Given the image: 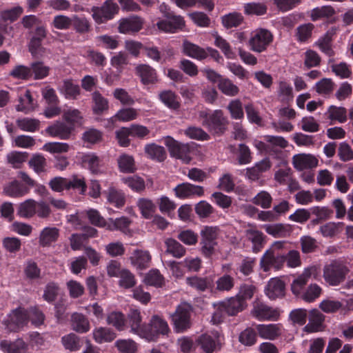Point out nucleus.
<instances>
[{
  "label": "nucleus",
  "mask_w": 353,
  "mask_h": 353,
  "mask_svg": "<svg viewBox=\"0 0 353 353\" xmlns=\"http://www.w3.org/2000/svg\"><path fill=\"white\" fill-rule=\"evenodd\" d=\"M350 269L345 261L334 259L323 268V276L325 281L331 286H338L345 281Z\"/></svg>",
  "instance_id": "obj_1"
},
{
  "label": "nucleus",
  "mask_w": 353,
  "mask_h": 353,
  "mask_svg": "<svg viewBox=\"0 0 353 353\" xmlns=\"http://www.w3.org/2000/svg\"><path fill=\"white\" fill-rule=\"evenodd\" d=\"M169 331L166 321L158 315H154L148 324L143 325L141 338L148 341H155L161 335H167Z\"/></svg>",
  "instance_id": "obj_2"
},
{
  "label": "nucleus",
  "mask_w": 353,
  "mask_h": 353,
  "mask_svg": "<svg viewBox=\"0 0 353 353\" xmlns=\"http://www.w3.org/2000/svg\"><path fill=\"white\" fill-rule=\"evenodd\" d=\"M273 39L271 31L265 28H256L251 32L248 45L252 51L261 53L267 50Z\"/></svg>",
  "instance_id": "obj_3"
},
{
  "label": "nucleus",
  "mask_w": 353,
  "mask_h": 353,
  "mask_svg": "<svg viewBox=\"0 0 353 353\" xmlns=\"http://www.w3.org/2000/svg\"><path fill=\"white\" fill-rule=\"evenodd\" d=\"M203 119V125L212 134L221 135L227 129L228 121L221 110H215L205 113Z\"/></svg>",
  "instance_id": "obj_4"
},
{
  "label": "nucleus",
  "mask_w": 353,
  "mask_h": 353,
  "mask_svg": "<svg viewBox=\"0 0 353 353\" xmlns=\"http://www.w3.org/2000/svg\"><path fill=\"white\" fill-rule=\"evenodd\" d=\"M28 318L27 310L19 307L6 315L3 321V325L7 332H17L28 323Z\"/></svg>",
  "instance_id": "obj_5"
},
{
  "label": "nucleus",
  "mask_w": 353,
  "mask_h": 353,
  "mask_svg": "<svg viewBox=\"0 0 353 353\" xmlns=\"http://www.w3.org/2000/svg\"><path fill=\"white\" fill-rule=\"evenodd\" d=\"M219 230L216 226H205L201 231V252L205 257H210L214 253Z\"/></svg>",
  "instance_id": "obj_6"
},
{
  "label": "nucleus",
  "mask_w": 353,
  "mask_h": 353,
  "mask_svg": "<svg viewBox=\"0 0 353 353\" xmlns=\"http://www.w3.org/2000/svg\"><path fill=\"white\" fill-rule=\"evenodd\" d=\"M165 145L168 149L172 157L181 159L185 163H189L192 160V150L187 143H181L170 136L165 139Z\"/></svg>",
  "instance_id": "obj_7"
},
{
  "label": "nucleus",
  "mask_w": 353,
  "mask_h": 353,
  "mask_svg": "<svg viewBox=\"0 0 353 353\" xmlns=\"http://www.w3.org/2000/svg\"><path fill=\"white\" fill-rule=\"evenodd\" d=\"M119 6L113 0H106L100 7L92 8V17L97 24L112 19L119 12Z\"/></svg>",
  "instance_id": "obj_8"
},
{
  "label": "nucleus",
  "mask_w": 353,
  "mask_h": 353,
  "mask_svg": "<svg viewBox=\"0 0 353 353\" xmlns=\"http://www.w3.org/2000/svg\"><path fill=\"white\" fill-rule=\"evenodd\" d=\"M174 329L176 332H183L190 327V309L183 305H179L172 315Z\"/></svg>",
  "instance_id": "obj_9"
},
{
  "label": "nucleus",
  "mask_w": 353,
  "mask_h": 353,
  "mask_svg": "<svg viewBox=\"0 0 353 353\" xmlns=\"http://www.w3.org/2000/svg\"><path fill=\"white\" fill-rule=\"evenodd\" d=\"M185 20L181 15H174L165 19H159L156 26L165 33H176L185 27Z\"/></svg>",
  "instance_id": "obj_10"
},
{
  "label": "nucleus",
  "mask_w": 353,
  "mask_h": 353,
  "mask_svg": "<svg viewBox=\"0 0 353 353\" xmlns=\"http://www.w3.org/2000/svg\"><path fill=\"white\" fill-rule=\"evenodd\" d=\"M285 262V255L275 250H267L261 259L260 265L263 271L268 272L272 269L280 270Z\"/></svg>",
  "instance_id": "obj_11"
},
{
  "label": "nucleus",
  "mask_w": 353,
  "mask_h": 353,
  "mask_svg": "<svg viewBox=\"0 0 353 353\" xmlns=\"http://www.w3.org/2000/svg\"><path fill=\"white\" fill-rule=\"evenodd\" d=\"M174 195L180 199H187L204 194L203 187L188 182L178 184L174 189Z\"/></svg>",
  "instance_id": "obj_12"
},
{
  "label": "nucleus",
  "mask_w": 353,
  "mask_h": 353,
  "mask_svg": "<svg viewBox=\"0 0 353 353\" xmlns=\"http://www.w3.org/2000/svg\"><path fill=\"white\" fill-rule=\"evenodd\" d=\"M251 314L259 321L276 320L279 315L276 310L261 301L254 303Z\"/></svg>",
  "instance_id": "obj_13"
},
{
  "label": "nucleus",
  "mask_w": 353,
  "mask_h": 353,
  "mask_svg": "<svg viewBox=\"0 0 353 353\" xmlns=\"http://www.w3.org/2000/svg\"><path fill=\"white\" fill-rule=\"evenodd\" d=\"M264 292L270 300L282 299L285 295V283L280 278H271L265 287Z\"/></svg>",
  "instance_id": "obj_14"
},
{
  "label": "nucleus",
  "mask_w": 353,
  "mask_h": 353,
  "mask_svg": "<svg viewBox=\"0 0 353 353\" xmlns=\"http://www.w3.org/2000/svg\"><path fill=\"white\" fill-rule=\"evenodd\" d=\"M195 342L205 353H213L219 345L218 332L202 334L197 337Z\"/></svg>",
  "instance_id": "obj_15"
},
{
  "label": "nucleus",
  "mask_w": 353,
  "mask_h": 353,
  "mask_svg": "<svg viewBox=\"0 0 353 353\" xmlns=\"http://www.w3.org/2000/svg\"><path fill=\"white\" fill-rule=\"evenodd\" d=\"M73 130L74 126L72 125H68L67 123L61 121L54 122L46 130L50 137H57L63 140L68 139Z\"/></svg>",
  "instance_id": "obj_16"
},
{
  "label": "nucleus",
  "mask_w": 353,
  "mask_h": 353,
  "mask_svg": "<svg viewBox=\"0 0 353 353\" xmlns=\"http://www.w3.org/2000/svg\"><path fill=\"white\" fill-rule=\"evenodd\" d=\"M143 23V19L137 15L122 19L119 21V32L122 34L137 32L142 29Z\"/></svg>",
  "instance_id": "obj_17"
},
{
  "label": "nucleus",
  "mask_w": 353,
  "mask_h": 353,
  "mask_svg": "<svg viewBox=\"0 0 353 353\" xmlns=\"http://www.w3.org/2000/svg\"><path fill=\"white\" fill-rule=\"evenodd\" d=\"M185 283L199 292L210 290L212 292L213 291L214 279L212 276L187 277Z\"/></svg>",
  "instance_id": "obj_18"
},
{
  "label": "nucleus",
  "mask_w": 353,
  "mask_h": 353,
  "mask_svg": "<svg viewBox=\"0 0 353 353\" xmlns=\"http://www.w3.org/2000/svg\"><path fill=\"white\" fill-rule=\"evenodd\" d=\"M132 265L138 270H143L149 268L152 256L148 250L137 249L130 256Z\"/></svg>",
  "instance_id": "obj_19"
},
{
  "label": "nucleus",
  "mask_w": 353,
  "mask_h": 353,
  "mask_svg": "<svg viewBox=\"0 0 353 353\" xmlns=\"http://www.w3.org/2000/svg\"><path fill=\"white\" fill-rule=\"evenodd\" d=\"M314 46L317 47L322 53L330 58L328 60L329 64L334 63V57L336 53L333 49L332 37L330 32H327L320 37L317 41H315Z\"/></svg>",
  "instance_id": "obj_20"
},
{
  "label": "nucleus",
  "mask_w": 353,
  "mask_h": 353,
  "mask_svg": "<svg viewBox=\"0 0 353 353\" xmlns=\"http://www.w3.org/2000/svg\"><path fill=\"white\" fill-rule=\"evenodd\" d=\"M127 327H130V332L132 334L141 336V332L143 331V325L142 324V317L141 312L138 309L131 308L128 313Z\"/></svg>",
  "instance_id": "obj_21"
},
{
  "label": "nucleus",
  "mask_w": 353,
  "mask_h": 353,
  "mask_svg": "<svg viewBox=\"0 0 353 353\" xmlns=\"http://www.w3.org/2000/svg\"><path fill=\"white\" fill-rule=\"evenodd\" d=\"M220 305L221 308L228 316H235L246 307V304L243 303L236 296H232L222 301Z\"/></svg>",
  "instance_id": "obj_22"
},
{
  "label": "nucleus",
  "mask_w": 353,
  "mask_h": 353,
  "mask_svg": "<svg viewBox=\"0 0 353 353\" xmlns=\"http://www.w3.org/2000/svg\"><path fill=\"white\" fill-rule=\"evenodd\" d=\"M308 323L304 327L307 333L317 332L321 330L325 317L317 309L311 310L308 314Z\"/></svg>",
  "instance_id": "obj_23"
},
{
  "label": "nucleus",
  "mask_w": 353,
  "mask_h": 353,
  "mask_svg": "<svg viewBox=\"0 0 353 353\" xmlns=\"http://www.w3.org/2000/svg\"><path fill=\"white\" fill-rule=\"evenodd\" d=\"M135 70L144 85L154 83L158 80L156 70L149 65L140 64L136 67Z\"/></svg>",
  "instance_id": "obj_24"
},
{
  "label": "nucleus",
  "mask_w": 353,
  "mask_h": 353,
  "mask_svg": "<svg viewBox=\"0 0 353 353\" xmlns=\"http://www.w3.org/2000/svg\"><path fill=\"white\" fill-rule=\"evenodd\" d=\"M58 90L66 99L70 100L77 99L81 91L79 85L74 83L71 79H64Z\"/></svg>",
  "instance_id": "obj_25"
},
{
  "label": "nucleus",
  "mask_w": 353,
  "mask_h": 353,
  "mask_svg": "<svg viewBox=\"0 0 353 353\" xmlns=\"http://www.w3.org/2000/svg\"><path fill=\"white\" fill-rule=\"evenodd\" d=\"M27 344L21 339L14 341L2 340L0 341V350L5 353H26Z\"/></svg>",
  "instance_id": "obj_26"
},
{
  "label": "nucleus",
  "mask_w": 353,
  "mask_h": 353,
  "mask_svg": "<svg viewBox=\"0 0 353 353\" xmlns=\"http://www.w3.org/2000/svg\"><path fill=\"white\" fill-rule=\"evenodd\" d=\"M183 52L185 55L199 61L208 57L205 49L188 41L183 43Z\"/></svg>",
  "instance_id": "obj_27"
},
{
  "label": "nucleus",
  "mask_w": 353,
  "mask_h": 353,
  "mask_svg": "<svg viewBox=\"0 0 353 353\" xmlns=\"http://www.w3.org/2000/svg\"><path fill=\"white\" fill-rule=\"evenodd\" d=\"M92 336L94 341L99 344L110 343L116 337V332L108 327H98L93 330Z\"/></svg>",
  "instance_id": "obj_28"
},
{
  "label": "nucleus",
  "mask_w": 353,
  "mask_h": 353,
  "mask_svg": "<svg viewBox=\"0 0 353 353\" xmlns=\"http://www.w3.org/2000/svg\"><path fill=\"white\" fill-rule=\"evenodd\" d=\"M325 116L331 123L337 121L343 123L347 119V111L344 107L332 105L325 112Z\"/></svg>",
  "instance_id": "obj_29"
},
{
  "label": "nucleus",
  "mask_w": 353,
  "mask_h": 353,
  "mask_svg": "<svg viewBox=\"0 0 353 353\" xmlns=\"http://www.w3.org/2000/svg\"><path fill=\"white\" fill-rule=\"evenodd\" d=\"M259 336L264 339L274 340L281 334V330L276 324H259L256 325Z\"/></svg>",
  "instance_id": "obj_30"
},
{
  "label": "nucleus",
  "mask_w": 353,
  "mask_h": 353,
  "mask_svg": "<svg viewBox=\"0 0 353 353\" xmlns=\"http://www.w3.org/2000/svg\"><path fill=\"white\" fill-rule=\"evenodd\" d=\"M159 99L168 108L172 110H177L181 106L179 97L170 90L160 92Z\"/></svg>",
  "instance_id": "obj_31"
},
{
  "label": "nucleus",
  "mask_w": 353,
  "mask_h": 353,
  "mask_svg": "<svg viewBox=\"0 0 353 353\" xmlns=\"http://www.w3.org/2000/svg\"><path fill=\"white\" fill-rule=\"evenodd\" d=\"M83 166L89 170L93 174L101 172V159L94 153L88 152L83 154L81 157Z\"/></svg>",
  "instance_id": "obj_32"
},
{
  "label": "nucleus",
  "mask_w": 353,
  "mask_h": 353,
  "mask_svg": "<svg viewBox=\"0 0 353 353\" xmlns=\"http://www.w3.org/2000/svg\"><path fill=\"white\" fill-rule=\"evenodd\" d=\"M108 325L113 326L117 330L124 331L127 328V320L123 313L112 311L106 317Z\"/></svg>",
  "instance_id": "obj_33"
},
{
  "label": "nucleus",
  "mask_w": 353,
  "mask_h": 353,
  "mask_svg": "<svg viewBox=\"0 0 353 353\" xmlns=\"http://www.w3.org/2000/svg\"><path fill=\"white\" fill-rule=\"evenodd\" d=\"M144 152L148 158L158 162H162L166 158L165 148L154 143L146 144L144 148Z\"/></svg>",
  "instance_id": "obj_34"
},
{
  "label": "nucleus",
  "mask_w": 353,
  "mask_h": 353,
  "mask_svg": "<svg viewBox=\"0 0 353 353\" xmlns=\"http://www.w3.org/2000/svg\"><path fill=\"white\" fill-rule=\"evenodd\" d=\"M245 236L252 243V250L256 253L263 247L265 236L263 233L256 229H248L245 230Z\"/></svg>",
  "instance_id": "obj_35"
},
{
  "label": "nucleus",
  "mask_w": 353,
  "mask_h": 353,
  "mask_svg": "<svg viewBox=\"0 0 353 353\" xmlns=\"http://www.w3.org/2000/svg\"><path fill=\"white\" fill-rule=\"evenodd\" d=\"M3 192L11 197H20L27 194L29 192V188L14 180L4 187Z\"/></svg>",
  "instance_id": "obj_36"
},
{
  "label": "nucleus",
  "mask_w": 353,
  "mask_h": 353,
  "mask_svg": "<svg viewBox=\"0 0 353 353\" xmlns=\"http://www.w3.org/2000/svg\"><path fill=\"white\" fill-rule=\"evenodd\" d=\"M72 329L79 333H85L90 330V323L88 318L83 314L74 312L71 316Z\"/></svg>",
  "instance_id": "obj_37"
},
{
  "label": "nucleus",
  "mask_w": 353,
  "mask_h": 353,
  "mask_svg": "<svg viewBox=\"0 0 353 353\" xmlns=\"http://www.w3.org/2000/svg\"><path fill=\"white\" fill-rule=\"evenodd\" d=\"M234 286V279L230 274H225L214 281V288L212 292H230Z\"/></svg>",
  "instance_id": "obj_38"
},
{
  "label": "nucleus",
  "mask_w": 353,
  "mask_h": 353,
  "mask_svg": "<svg viewBox=\"0 0 353 353\" xmlns=\"http://www.w3.org/2000/svg\"><path fill=\"white\" fill-rule=\"evenodd\" d=\"M334 8L330 5L316 7L311 10L310 17L312 21L329 19L335 14Z\"/></svg>",
  "instance_id": "obj_39"
},
{
  "label": "nucleus",
  "mask_w": 353,
  "mask_h": 353,
  "mask_svg": "<svg viewBox=\"0 0 353 353\" xmlns=\"http://www.w3.org/2000/svg\"><path fill=\"white\" fill-rule=\"evenodd\" d=\"M92 111L95 114H101L109 108L108 100L99 91H94L92 94Z\"/></svg>",
  "instance_id": "obj_40"
},
{
  "label": "nucleus",
  "mask_w": 353,
  "mask_h": 353,
  "mask_svg": "<svg viewBox=\"0 0 353 353\" xmlns=\"http://www.w3.org/2000/svg\"><path fill=\"white\" fill-rule=\"evenodd\" d=\"M315 26L312 23H306L299 26L295 32V37L298 42L303 43L312 37Z\"/></svg>",
  "instance_id": "obj_41"
},
{
  "label": "nucleus",
  "mask_w": 353,
  "mask_h": 353,
  "mask_svg": "<svg viewBox=\"0 0 353 353\" xmlns=\"http://www.w3.org/2000/svg\"><path fill=\"white\" fill-rule=\"evenodd\" d=\"M105 194L107 200L110 204L118 208L124 205L125 203V198L124 193L122 191L119 190L114 187H110Z\"/></svg>",
  "instance_id": "obj_42"
},
{
  "label": "nucleus",
  "mask_w": 353,
  "mask_h": 353,
  "mask_svg": "<svg viewBox=\"0 0 353 353\" xmlns=\"http://www.w3.org/2000/svg\"><path fill=\"white\" fill-rule=\"evenodd\" d=\"M243 19V17L240 12H233L222 16L221 23L224 28L230 29L241 26Z\"/></svg>",
  "instance_id": "obj_43"
},
{
  "label": "nucleus",
  "mask_w": 353,
  "mask_h": 353,
  "mask_svg": "<svg viewBox=\"0 0 353 353\" xmlns=\"http://www.w3.org/2000/svg\"><path fill=\"white\" fill-rule=\"evenodd\" d=\"M72 26L79 34L88 33L91 30L90 21L83 15L73 14L72 16Z\"/></svg>",
  "instance_id": "obj_44"
},
{
  "label": "nucleus",
  "mask_w": 353,
  "mask_h": 353,
  "mask_svg": "<svg viewBox=\"0 0 353 353\" xmlns=\"http://www.w3.org/2000/svg\"><path fill=\"white\" fill-rule=\"evenodd\" d=\"M35 102L32 97V94L29 90H27L24 94L19 97V103L16 106V110L27 114L33 110Z\"/></svg>",
  "instance_id": "obj_45"
},
{
  "label": "nucleus",
  "mask_w": 353,
  "mask_h": 353,
  "mask_svg": "<svg viewBox=\"0 0 353 353\" xmlns=\"http://www.w3.org/2000/svg\"><path fill=\"white\" fill-rule=\"evenodd\" d=\"M59 236V230L56 228H45L41 232L39 243L41 246H48L55 242Z\"/></svg>",
  "instance_id": "obj_46"
},
{
  "label": "nucleus",
  "mask_w": 353,
  "mask_h": 353,
  "mask_svg": "<svg viewBox=\"0 0 353 353\" xmlns=\"http://www.w3.org/2000/svg\"><path fill=\"white\" fill-rule=\"evenodd\" d=\"M9 75L13 79L28 81L32 78L30 65H17L10 72Z\"/></svg>",
  "instance_id": "obj_47"
},
{
  "label": "nucleus",
  "mask_w": 353,
  "mask_h": 353,
  "mask_svg": "<svg viewBox=\"0 0 353 353\" xmlns=\"http://www.w3.org/2000/svg\"><path fill=\"white\" fill-rule=\"evenodd\" d=\"M316 163V159L310 155H299L294 156L293 158L294 166L299 170L311 168L314 167Z\"/></svg>",
  "instance_id": "obj_48"
},
{
  "label": "nucleus",
  "mask_w": 353,
  "mask_h": 353,
  "mask_svg": "<svg viewBox=\"0 0 353 353\" xmlns=\"http://www.w3.org/2000/svg\"><path fill=\"white\" fill-rule=\"evenodd\" d=\"M37 202L33 199H27L22 202L18 208L17 214L23 218H31L36 214Z\"/></svg>",
  "instance_id": "obj_49"
},
{
  "label": "nucleus",
  "mask_w": 353,
  "mask_h": 353,
  "mask_svg": "<svg viewBox=\"0 0 353 353\" xmlns=\"http://www.w3.org/2000/svg\"><path fill=\"white\" fill-rule=\"evenodd\" d=\"M120 172L123 173H132L136 170L134 159L132 156L123 154L117 159Z\"/></svg>",
  "instance_id": "obj_50"
},
{
  "label": "nucleus",
  "mask_w": 353,
  "mask_h": 353,
  "mask_svg": "<svg viewBox=\"0 0 353 353\" xmlns=\"http://www.w3.org/2000/svg\"><path fill=\"white\" fill-rule=\"evenodd\" d=\"M67 190H73L78 192L80 194L84 195L87 190V185L84 177L79 175H73L68 179Z\"/></svg>",
  "instance_id": "obj_51"
},
{
  "label": "nucleus",
  "mask_w": 353,
  "mask_h": 353,
  "mask_svg": "<svg viewBox=\"0 0 353 353\" xmlns=\"http://www.w3.org/2000/svg\"><path fill=\"white\" fill-rule=\"evenodd\" d=\"M32 77L35 80H41L49 75L50 67L46 65L42 61H34L30 63Z\"/></svg>",
  "instance_id": "obj_52"
},
{
  "label": "nucleus",
  "mask_w": 353,
  "mask_h": 353,
  "mask_svg": "<svg viewBox=\"0 0 353 353\" xmlns=\"http://www.w3.org/2000/svg\"><path fill=\"white\" fill-rule=\"evenodd\" d=\"M137 206L141 215L145 219H150L156 210V205L149 199H139L137 201Z\"/></svg>",
  "instance_id": "obj_53"
},
{
  "label": "nucleus",
  "mask_w": 353,
  "mask_h": 353,
  "mask_svg": "<svg viewBox=\"0 0 353 353\" xmlns=\"http://www.w3.org/2000/svg\"><path fill=\"white\" fill-rule=\"evenodd\" d=\"M21 245V241L17 237L6 236L2 239V248L10 254H15L20 251Z\"/></svg>",
  "instance_id": "obj_54"
},
{
  "label": "nucleus",
  "mask_w": 353,
  "mask_h": 353,
  "mask_svg": "<svg viewBox=\"0 0 353 353\" xmlns=\"http://www.w3.org/2000/svg\"><path fill=\"white\" fill-rule=\"evenodd\" d=\"M16 123L21 130L30 132H36L40 125L39 120L29 117L18 119Z\"/></svg>",
  "instance_id": "obj_55"
},
{
  "label": "nucleus",
  "mask_w": 353,
  "mask_h": 353,
  "mask_svg": "<svg viewBox=\"0 0 353 353\" xmlns=\"http://www.w3.org/2000/svg\"><path fill=\"white\" fill-rule=\"evenodd\" d=\"M218 88L226 96L234 97L239 92V88L228 78H222L219 81Z\"/></svg>",
  "instance_id": "obj_56"
},
{
  "label": "nucleus",
  "mask_w": 353,
  "mask_h": 353,
  "mask_svg": "<svg viewBox=\"0 0 353 353\" xmlns=\"http://www.w3.org/2000/svg\"><path fill=\"white\" fill-rule=\"evenodd\" d=\"M144 281L148 285L161 288L164 285V277L159 270L152 269L146 274Z\"/></svg>",
  "instance_id": "obj_57"
},
{
  "label": "nucleus",
  "mask_w": 353,
  "mask_h": 353,
  "mask_svg": "<svg viewBox=\"0 0 353 353\" xmlns=\"http://www.w3.org/2000/svg\"><path fill=\"white\" fill-rule=\"evenodd\" d=\"M59 291L60 288L57 283L54 281L48 282L45 286L43 299L49 303H53L57 299Z\"/></svg>",
  "instance_id": "obj_58"
},
{
  "label": "nucleus",
  "mask_w": 353,
  "mask_h": 353,
  "mask_svg": "<svg viewBox=\"0 0 353 353\" xmlns=\"http://www.w3.org/2000/svg\"><path fill=\"white\" fill-rule=\"evenodd\" d=\"M166 252L176 258H181L185 254V248L176 240L170 238L165 241Z\"/></svg>",
  "instance_id": "obj_59"
},
{
  "label": "nucleus",
  "mask_w": 353,
  "mask_h": 353,
  "mask_svg": "<svg viewBox=\"0 0 353 353\" xmlns=\"http://www.w3.org/2000/svg\"><path fill=\"white\" fill-rule=\"evenodd\" d=\"M343 222H328L319 228V232L323 237L332 238L339 233Z\"/></svg>",
  "instance_id": "obj_60"
},
{
  "label": "nucleus",
  "mask_w": 353,
  "mask_h": 353,
  "mask_svg": "<svg viewBox=\"0 0 353 353\" xmlns=\"http://www.w3.org/2000/svg\"><path fill=\"white\" fill-rule=\"evenodd\" d=\"M61 342L64 347L70 351L79 350L83 345L80 338L73 333L63 336Z\"/></svg>",
  "instance_id": "obj_61"
},
{
  "label": "nucleus",
  "mask_w": 353,
  "mask_h": 353,
  "mask_svg": "<svg viewBox=\"0 0 353 353\" xmlns=\"http://www.w3.org/2000/svg\"><path fill=\"white\" fill-rule=\"evenodd\" d=\"M90 63L95 66L103 68L107 64L105 56L101 52L94 50H88L85 56Z\"/></svg>",
  "instance_id": "obj_62"
},
{
  "label": "nucleus",
  "mask_w": 353,
  "mask_h": 353,
  "mask_svg": "<svg viewBox=\"0 0 353 353\" xmlns=\"http://www.w3.org/2000/svg\"><path fill=\"white\" fill-rule=\"evenodd\" d=\"M257 331L252 327H248L242 331L239 336L241 343L246 346H252L254 345L257 341Z\"/></svg>",
  "instance_id": "obj_63"
},
{
  "label": "nucleus",
  "mask_w": 353,
  "mask_h": 353,
  "mask_svg": "<svg viewBox=\"0 0 353 353\" xmlns=\"http://www.w3.org/2000/svg\"><path fill=\"white\" fill-rule=\"evenodd\" d=\"M334 83L330 78H323L315 83L314 89L317 93L322 95L330 94L334 88Z\"/></svg>",
  "instance_id": "obj_64"
}]
</instances>
